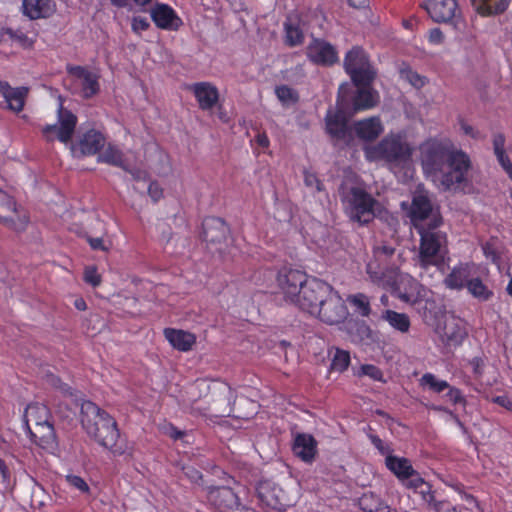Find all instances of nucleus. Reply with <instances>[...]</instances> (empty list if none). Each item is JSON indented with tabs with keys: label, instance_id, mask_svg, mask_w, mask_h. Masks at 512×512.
<instances>
[{
	"label": "nucleus",
	"instance_id": "18",
	"mask_svg": "<svg viewBox=\"0 0 512 512\" xmlns=\"http://www.w3.org/2000/svg\"><path fill=\"white\" fill-rule=\"evenodd\" d=\"M306 55L311 62L322 66H330L338 61L335 47L320 39H313L307 45Z\"/></svg>",
	"mask_w": 512,
	"mask_h": 512
},
{
	"label": "nucleus",
	"instance_id": "46",
	"mask_svg": "<svg viewBox=\"0 0 512 512\" xmlns=\"http://www.w3.org/2000/svg\"><path fill=\"white\" fill-rule=\"evenodd\" d=\"M349 364H350L349 352L346 350L336 349V351L333 355L332 361H331L330 369L332 371L342 373L343 371H345L348 368Z\"/></svg>",
	"mask_w": 512,
	"mask_h": 512
},
{
	"label": "nucleus",
	"instance_id": "47",
	"mask_svg": "<svg viewBox=\"0 0 512 512\" xmlns=\"http://www.w3.org/2000/svg\"><path fill=\"white\" fill-rule=\"evenodd\" d=\"M420 385L428 387L436 393H441L449 388V384L446 381L437 379L436 376L431 373H426L421 377Z\"/></svg>",
	"mask_w": 512,
	"mask_h": 512
},
{
	"label": "nucleus",
	"instance_id": "16",
	"mask_svg": "<svg viewBox=\"0 0 512 512\" xmlns=\"http://www.w3.org/2000/svg\"><path fill=\"white\" fill-rule=\"evenodd\" d=\"M424 8L434 22L454 23L461 18L457 0H426Z\"/></svg>",
	"mask_w": 512,
	"mask_h": 512
},
{
	"label": "nucleus",
	"instance_id": "11",
	"mask_svg": "<svg viewBox=\"0 0 512 512\" xmlns=\"http://www.w3.org/2000/svg\"><path fill=\"white\" fill-rule=\"evenodd\" d=\"M331 288L332 286L321 280L310 279L302 287L301 293L293 304L314 315L321 303L329 296Z\"/></svg>",
	"mask_w": 512,
	"mask_h": 512
},
{
	"label": "nucleus",
	"instance_id": "21",
	"mask_svg": "<svg viewBox=\"0 0 512 512\" xmlns=\"http://www.w3.org/2000/svg\"><path fill=\"white\" fill-rule=\"evenodd\" d=\"M191 90L202 110L212 109L219 100L218 89L209 82L195 83L191 86Z\"/></svg>",
	"mask_w": 512,
	"mask_h": 512
},
{
	"label": "nucleus",
	"instance_id": "40",
	"mask_svg": "<svg viewBox=\"0 0 512 512\" xmlns=\"http://www.w3.org/2000/svg\"><path fill=\"white\" fill-rule=\"evenodd\" d=\"M98 161L104 162L113 166L121 167L127 170V166L123 161L122 152L112 145H108L105 150L99 154Z\"/></svg>",
	"mask_w": 512,
	"mask_h": 512
},
{
	"label": "nucleus",
	"instance_id": "38",
	"mask_svg": "<svg viewBox=\"0 0 512 512\" xmlns=\"http://www.w3.org/2000/svg\"><path fill=\"white\" fill-rule=\"evenodd\" d=\"M382 318L387 321L391 327L401 333H407L410 329V318L405 313H398L394 310H386L383 312Z\"/></svg>",
	"mask_w": 512,
	"mask_h": 512
},
{
	"label": "nucleus",
	"instance_id": "7",
	"mask_svg": "<svg viewBox=\"0 0 512 512\" xmlns=\"http://www.w3.org/2000/svg\"><path fill=\"white\" fill-rule=\"evenodd\" d=\"M409 217L417 230L420 227H427V225H431L432 228H438L442 224L439 210L434 208L428 193L423 190H417L414 193Z\"/></svg>",
	"mask_w": 512,
	"mask_h": 512
},
{
	"label": "nucleus",
	"instance_id": "62",
	"mask_svg": "<svg viewBox=\"0 0 512 512\" xmlns=\"http://www.w3.org/2000/svg\"><path fill=\"white\" fill-rule=\"evenodd\" d=\"M493 403L498 404L501 407H504L505 409L512 411V398H510L507 395H500L493 397L491 399Z\"/></svg>",
	"mask_w": 512,
	"mask_h": 512
},
{
	"label": "nucleus",
	"instance_id": "5",
	"mask_svg": "<svg viewBox=\"0 0 512 512\" xmlns=\"http://www.w3.org/2000/svg\"><path fill=\"white\" fill-rule=\"evenodd\" d=\"M339 193L344 210L353 222L368 224L382 211L381 204L362 187L343 184Z\"/></svg>",
	"mask_w": 512,
	"mask_h": 512
},
{
	"label": "nucleus",
	"instance_id": "2",
	"mask_svg": "<svg viewBox=\"0 0 512 512\" xmlns=\"http://www.w3.org/2000/svg\"><path fill=\"white\" fill-rule=\"evenodd\" d=\"M424 172L444 191L467 181L471 160L462 150H453L438 140L426 141L421 146Z\"/></svg>",
	"mask_w": 512,
	"mask_h": 512
},
{
	"label": "nucleus",
	"instance_id": "53",
	"mask_svg": "<svg viewBox=\"0 0 512 512\" xmlns=\"http://www.w3.org/2000/svg\"><path fill=\"white\" fill-rule=\"evenodd\" d=\"M66 481L71 486L75 487L76 489H78L79 491H81L83 493L89 492L88 484L80 476H77V475H67L66 476Z\"/></svg>",
	"mask_w": 512,
	"mask_h": 512
},
{
	"label": "nucleus",
	"instance_id": "17",
	"mask_svg": "<svg viewBox=\"0 0 512 512\" xmlns=\"http://www.w3.org/2000/svg\"><path fill=\"white\" fill-rule=\"evenodd\" d=\"M278 286L287 301L294 303L308 281L307 275L296 269H284L279 272Z\"/></svg>",
	"mask_w": 512,
	"mask_h": 512
},
{
	"label": "nucleus",
	"instance_id": "34",
	"mask_svg": "<svg viewBox=\"0 0 512 512\" xmlns=\"http://www.w3.org/2000/svg\"><path fill=\"white\" fill-rule=\"evenodd\" d=\"M359 506L365 512H397V510L391 509L373 492L364 493L359 498Z\"/></svg>",
	"mask_w": 512,
	"mask_h": 512
},
{
	"label": "nucleus",
	"instance_id": "44",
	"mask_svg": "<svg viewBox=\"0 0 512 512\" xmlns=\"http://www.w3.org/2000/svg\"><path fill=\"white\" fill-rule=\"evenodd\" d=\"M348 332L351 341L355 343H360L371 338V329L364 322L349 323Z\"/></svg>",
	"mask_w": 512,
	"mask_h": 512
},
{
	"label": "nucleus",
	"instance_id": "27",
	"mask_svg": "<svg viewBox=\"0 0 512 512\" xmlns=\"http://www.w3.org/2000/svg\"><path fill=\"white\" fill-rule=\"evenodd\" d=\"M55 11L51 0H23V12L30 19L49 17Z\"/></svg>",
	"mask_w": 512,
	"mask_h": 512
},
{
	"label": "nucleus",
	"instance_id": "54",
	"mask_svg": "<svg viewBox=\"0 0 512 512\" xmlns=\"http://www.w3.org/2000/svg\"><path fill=\"white\" fill-rule=\"evenodd\" d=\"M361 373L377 381H381L383 377V373L378 367L369 364L361 366Z\"/></svg>",
	"mask_w": 512,
	"mask_h": 512
},
{
	"label": "nucleus",
	"instance_id": "32",
	"mask_svg": "<svg viewBox=\"0 0 512 512\" xmlns=\"http://www.w3.org/2000/svg\"><path fill=\"white\" fill-rule=\"evenodd\" d=\"M385 464L386 467L401 481H404L405 478L409 477V475L414 472L411 462L404 457L388 455L385 459Z\"/></svg>",
	"mask_w": 512,
	"mask_h": 512
},
{
	"label": "nucleus",
	"instance_id": "45",
	"mask_svg": "<svg viewBox=\"0 0 512 512\" xmlns=\"http://www.w3.org/2000/svg\"><path fill=\"white\" fill-rule=\"evenodd\" d=\"M400 77L415 89H421L427 84V78L413 71L409 66L400 69Z\"/></svg>",
	"mask_w": 512,
	"mask_h": 512
},
{
	"label": "nucleus",
	"instance_id": "19",
	"mask_svg": "<svg viewBox=\"0 0 512 512\" xmlns=\"http://www.w3.org/2000/svg\"><path fill=\"white\" fill-rule=\"evenodd\" d=\"M105 142L106 139L101 132L91 129L76 143H72L70 149L75 157L95 155L105 146Z\"/></svg>",
	"mask_w": 512,
	"mask_h": 512
},
{
	"label": "nucleus",
	"instance_id": "43",
	"mask_svg": "<svg viewBox=\"0 0 512 512\" xmlns=\"http://www.w3.org/2000/svg\"><path fill=\"white\" fill-rule=\"evenodd\" d=\"M285 44L294 47L303 43L304 34L301 28L290 21L284 23Z\"/></svg>",
	"mask_w": 512,
	"mask_h": 512
},
{
	"label": "nucleus",
	"instance_id": "60",
	"mask_svg": "<svg viewBox=\"0 0 512 512\" xmlns=\"http://www.w3.org/2000/svg\"><path fill=\"white\" fill-rule=\"evenodd\" d=\"M446 396L449 399V401L452 402L453 404H458V403L464 404L465 403L464 397L462 396L460 390L457 388L449 387V391L446 394Z\"/></svg>",
	"mask_w": 512,
	"mask_h": 512
},
{
	"label": "nucleus",
	"instance_id": "48",
	"mask_svg": "<svg viewBox=\"0 0 512 512\" xmlns=\"http://www.w3.org/2000/svg\"><path fill=\"white\" fill-rule=\"evenodd\" d=\"M275 93L284 105L295 104L299 99L298 93L287 85L276 87Z\"/></svg>",
	"mask_w": 512,
	"mask_h": 512
},
{
	"label": "nucleus",
	"instance_id": "9",
	"mask_svg": "<svg viewBox=\"0 0 512 512\" xmlns=\"http://www.w3.org/2000/svg\"><path fill=\"white\" fill-rule=\"evenodd\" d=\"M418 233L421 236L419 262L421 267L426 268L436 264L437 256L447 242L446 234L437 228H432L431 225L420 227Z\"/></svg>",
	"mask_w": 512,
	"mask_h": 512
},
{
	"label": "nucleus",
	"instance_id": "4",
	"mask_svg": "<svg viewBox=\"0 0 512 512\" xmlns=\"http://www.w3.org/2000/svg\"><path fill=\"white\" fill-rule=\"evenodd\" d=\"M364 152L369 161H384L390 167L402 168L411 162L414 147L404 132H391L377 144L366 146Z\"/></svg>",
	"mask_w": 512,
	"mask_h": 512
},
{
	"label": "nucleus",
	"instance_id": "29",
	"mask_svg": "<svg viewBox=\"0 0 512 512\" xmlns=\"http://www.w3.org/2000/svg\"><path fill=\"white\" fill-rule=\"evenodd\" d=\"M164 334L170 344L180 351L191 350L196 342V338L192 333L183 330L165 329Z\"/></svg>",
	"mask_w": 512,
	"mask_h": 512
},
{
	"label": "nucleus",
	"instance_id": "64",
	"mask_svg": "<svg viewBox=\"0 0 512 512\" xmlns=\"http://www.w3.org/2000/svg\"><path fill=\"white\" fill-rule=\"evenodd\" d=\"M504 146H505V137H504V135L501 134V133L495 134L494 137H493L494 153H499V152L505 151Z\"/></svg>",
	"mask_w": 512,
	"mask_h": 512
},
{
	"label": "nucleus",
	"instance_id": "10",
	"mask_svg": "<svg viewBox=\"0 0 512 512\" xmlns=\"http://www.w3.org/2000/svg\"><path fill=\"white\" fill-rule=\"evenodd\" d=\"M57 119V123L42 127V135L47 142H53L57 139L60 142L67 144L71 141L74 135L77 125V117L70 110L64 108L62 103H60L57 110Z\"/></svg>",
	"mask_w": 512,
	"mask_h": 512
},
{
	"label": "nucleus",
	"instance_id": "15",
	"mask_svg": "<svg viewBox=\"0 0 512 512\" xmlns=\"http://www.w3.org/2000/svg\"><path fill=\"white\" fill-rule=\"evenodd\" d=\"M436 333L447 345H459L467 335L463 320L452 314H445L438 320Z\"/></svg>",
	"mask_w": 512,
	"mask_h": 512
},
{
	"label": "nucleus",
	"instance_id": "6",
	"mask_svg": "<svg viewBox=\"0 0 512 512\" xmlns=\"http://www.w3.org/2000/svg\"><path fill=\"white\" fill-rule=\"evenodd\" d=\"M256 492L259 501L264 506L279 512L295 505L298 499L297 485L291 479L280 482L260 481Z\"/></svg>",
	"mask_w": 512,
	"mask_h": 512
},
{
	"label": "nucleus",
	"instance_id": "33",
	"mask_svg": "<svg viewBox=\"0 0 512 512\" xmlns=\"http://www.w3.org/2000/svg\"><path fill=\"white\" fill-rule=\"evenodd\" d=\"M327 132L336 139H345L348 133L347 121L343 112L337 111L334 114H328L326 117Z\"/></svg>",
	"mask_w": 512,
	"mask_h": 512
},
{
	"label": "nucleus",
	"instance_id": "51",
	"mask_svg": "<svg viewBox=\"0 0 512 512\" xmlns=\"http://www.w3.org/2000/svg\"><path fill=\"white\" fill-rule=\"evenodd\" d=\"M402 482L407 488L414 490H418V488H421L422 485L425 483L424 479L415 470L414 472L411 473V475H409V477L405 478V480Z\"/></svg>",
	"mask_w": 512,
	"mask_h": 512
},
{
	"label": "nucleus",
	"instance_id": "20",
	"mask_svg": "<svg viewBox=\"0 0 512 512\" xmlns=\"http://www.w3.org/2000/svg\"><path fill=\"white\" fill-rule=\"evenodd\" d=\"M203 238L207 243L220 244L227 239L229 228L217 217L206 218L203 222Z\"/></svg>",
	"mask_w": 512,
	"mask_h": 512
},
{
	"label": "nucleus",
	"instance_id": "49",
	"mask_svg": "<svg viewBox=\"0 0 512 512\" xmlns=\"http://www.w3.org/2000/svg\"><path fill=\"white\" fill-rule=\"evenodd\" d=\"M183 474L185 477L192 483L197 485L203 484V476L202 473L193 465L186 464L181 467Z\"/></svg>",
	"mask_w": 512,
	"mask_h": 512
},
{
	"label": "nucleus",
	"instance_id": "56",
	"mask_svg": "<svg viewBox=\"0 0 512 512\" xmlns=\"http://www.w3.org/2000/svg\"><path fill=\"white\" fill-rule=\"evenodd\" d=\"M134 181H136L137 183H147L149 182V177H148V173L145 171V170H142V169H139V168H135V169H128L127 170Z\"/></svg>",
	"mask_w": 512,
	"mask_h": 512
},
{
	"label": "nucleus",
	"instance_id": "57",
	"mask_svg": "<svg viewBox=\"0 0 512 512\" xmlns=\"http://www.w3.org/2000/svg\"><path fill=\"white\" fill-rule=\"evenodd\" d=\"M495 155H496L500 165L510 176L512 174V163H511L509 157L507 156L506 152L503 151V152L495 153Z\"/></svg>",
	"mask_w": 512,
	"mask_h": 512
},
{
	"label": "nucleus",
	"instance_id": "8",
	"mask_svg": "<svg viewBox=\"0 0 512 512\" xmlns=\"http://www.w3.org/2000/svg\"><path fill=\"white\" fill-rule=\"evenodd\" d=\"M344 68L357 87L369 86L376 75L367 55L360 47H353L346 54Z\"/></svg>",
	"mask_w": 512,
	"mask_h": 512
},
{
	"label": "nucleus",
	"instance_id": "58",
	"mask_svg": "<svg viewBox=\"0 0 512 512\" xmlns=\"http://www.w3.org/2000/svg\"><path fill=\"white\" fill-rule=\"evenodd\" d=\"M47 381H48L49 384H51L52 386L60 389L64 393L72 394L70 392V387L68 385H66V384H63L59 377H57V376H55L53 374H48L47 375Z\"/></svg>",
	"mask_w": 512,
	"mask_h": 512
},
{
	"label": "nucleus",
	"instance_id": "26",
	"mask_svg": "<svg viewBox=\"0 0 512 512\" xmlns=\"http://www.w3.org/2000/svg\"><path fill=\"white\" fill-rule=\"evenodd\" d=\"M354 131L360 139L372 141L382 133L383 127L378 117H370L356 122Z\"/></svg>",
	"mask_w": 512,
	"mask_h": 512
},
{
	"label": "nucleus",
	"instance_id": "13",
	"mask_svg": "<svg viewBox=\"0 0 512 512\" xmlns=\"http://www.w3.org/2000/svg\"><path fill=\"white\" fill-rule=\"evenodd\" d=\"M314 315L328 325H337L347 318L349 312L343 299L331 288L329 296L321 303Z\"/></svg>",
	"mask_w": 512,
	"mask_h": 512
},
{
	"label": "nucleus",
	"instance_id": "50",
	"mask_svg": "<svg viewBox=\"0 0 512 512\" xmlns=\"http://www.w3.org/2000/svg\"><path fill=\"white\" fill-rule=\"evenodd\" d=\"M5 33L8 34L11 40L17 41L24 48H31L33 46V40L29 39L24 33L14 32L11 29H6Z\"/></svg>",
	"mask_w": 512,
	"mask_h": 512
},
{
	"label": "nucleus",
	"instance_id": "28",
	"mask_svg": "<svg viewBox=\"0 0 512 512\" xmlns=\"http://www.w3.org/2000/svg\"><path fill=\"white\" fill-rule=\"evenodd\" d=\"M293 452L304 461H311L316 454V440L309 434H298L293 444Z\"/></svg>",
	"mask_w": 512,
	"mask_h": 512
},
{
	"label": "nucleus",
	"instance_id": "30",
	"mask_svg": "<svg viewBox=\"0 0 512 512\" xmlns=\"http://www.w3.org/2000/svg\"><path fill=\"white\" fill-rule=\"evenodd\" d=\"M24 422L28 428L35 427L49 422V410L43 404H30L24 413Z\"/></svg>",
	"mask_w": 512,
	"mask_h": 512
},
{
	"label": "nucleus",
	"instance_id": "61",
	"mask_svg": "<svg viewBox=\"0 0 512 512\" xmlns=\"http://www.w3.org/2000/svg\"><path fill=\"white\" fill-rule=\"evenodd\" d=\"M417 491L421 494L425 502L429 504L434 502V495L431 492V486L429 483L425 482L421 488H418Z\"/></svg>",
	"mask_w": 512,
	"mask_h": 512
},
{
	"label": "nucleus",
	"instance_id": "41",
	"mask_svg": "<svg viewBox=\"0 0 512 512\" xmlns=\"http://www.w3.org/2000/svg\"><path fill=\"white\" fill-rule=\"evenodd\" d=\"M466 287L475 298L482 301L490 299L493 295L492 290H490L480 278H471L467 282Z\"/></svg>",
	"mask_w": 512,
	"mask_h": 512
},
{
	"label": "nucleus",
	"instance_id": "35",
	"mask_svg": "<svg viewBox=\"0 0 512 512\" xmlns=\"http://www.w3.org/2000/svg\"><path fill=\"white\" fill-rule=\"evenodd\" d=\"M362 86L357 91L353 99V108L355 111L370 109L378 103V93Z\"/></svg>",
	"mask_w": 512,
	"mask_h": 512
},
{
	"label": "nucleus",
	"instance_id": "14",
	"mask_svg": "<svg viewBox=\"0 0 512 512\" xmlns=\"http://www.w3.org/2000/svg\"><path fill=\"white\" fill-rule=\"evenodd\" d=\"M0 222L14 231H23L28 223L25 213L19 212L14 199L0 189Z\"/></svg>",
	"mask_w": 512,
	"mask_h": 512
},
{
	"label": "nucleus",
	"instance_id": "52",
	"mask_svg": "<svg viewBox=\"0 0 512 512\" xmlns=\"http://www.w3.org/2000/svg\"><path fill=\"white\" fill-rule=\"evenodd\" d=\"M84 280L86 283L96 287L101 283V276L98 274L95 267H87L84 271Z\"/></svg>",
	"mask_w": 512,
	"mask_h": 512
},
{
	"label": "nucleus",
	"instance_id": "25",
	"mask_svg": "<svg viewBox=\"0 0 512 512\" xmlns=\"http://www.w3.org/2000/svg\"><path fill=\"white\" fill-rule=\"evenodd\" d=\"M32 440L46 450H53L56 447V435L51 423L41 424L28 428Z\"/></svg>",
	"mask_w": 512,
	"mask_h": 512
},
{
	"label": "nucleus",
	"instance_id": "55",
	"mask_svg": "<svg viewBox=\"0 0 512 512\" xmlns=\"http://www.w3.org/2000/svg\"><path fill=\"white\" fill-rule=\"evenodd\" d=\"M304 181L306 186L315 187L317 191H322L323 186L321 181L317 178L314 173L306 171L304 173Z\"/></svg>",
	"mask_w": 512,
	"mask_h": 512
},
{
	"label": "nucleus",
	"instance_id": "3",
	"mask_svg": "<svg viewBox=\"0 0 512 512\" xmlns=\"http://www.w3.org/2000/svg\"><path fill=\"white\" fill-rule=\"evenodd\" d=\"M80 421L88 436L110 451L114 457L130 461L134 448L122 437L115 419L91 401L81 404Z\"/></svg>",
	"mask_w": 512,
	"mask_h": 512
},
{
	"label": "nucleus",
	"instance_id": "63",
	"mask_svg": "<svg viewBox=\"0 0 512 512\" xmlns=\"http://www.w3.org/2000/svg\"><path fill=\"white\" fill-rule=\"evenodd\" d=\"M87 241L90 244L91 248L94 250H102V251H108L109 246L104 244V241L100 237H91L87 236Z\"/></svg>",
	"mask_w": 512,
	"mask_h": 512
},
{
	"label": "nucleus",
	"instance_id": "39",
	"mask_svg": "<svg viewBox=\"0 0 512 512\" xmlns=\"http://www.w3.org/2000/svg\"><path fill=\"white\" fill-rule=\"evenodd\" d=\"M367 273L371 281L379 286L384 288H393L396 285L398 276L397 271H389V279H386V274L382 273V271H374L372 264H368Z\"/></svg>",
	"mask_w": 512,
	"mask_h": 512
},
{
	"label": "nucleus",
	"instance_id": "24",
	"mask_svg": "<svg viewBox=\"0 0 512 512\" xmlns=\"http://www.w3.org/2000/svg\"><path fill=\"white\" fill-rule=\"evenodd\" d=\"M0 94L5 98L9 109L20 112L24 107L28 89L26 87L12 88L8 82L0 81Z\"/></svg>",
	"mask_w": 512,
	"mask_h": 512
},
{
	"label": "nucleus",
	"instance_id": "36",
	"mask_svg": "<svg viewBox=\"0 0 512 512\" xmlns=\"http://www.w3.org/2000/svg\"><path fill=\"white\" fill-rule=\"evenodd\" d=\"M471 3L482 15L502 13L508 6V0H471Z\"/></svg>",
	"mask_w": 512,
	"mask_h": 512
},
{
	"label": "nucleus",
	"instance_id": "42",
	"mask_svg": "<svg viewBox=\"0 0 512 512\" xmlns=\"http://www.w3.org/2000/svg\"><path fill=\"white\" fill-rule=\"evenodd\" d=\"M347 301L352 305L355 311L363 317H368L371 313L370 299L364 293L349 295Z\"/></svg>",
	"mask_w": 512,
	"mask_h": 512
},
{
	"label": "nucleus",
	"instance_id": "1",
	"mask_svg": "<svg viewBox=\"0 0 512 512\" xmlns=\"http://www.w3.org/2000/svg\"><path fill=\"white\" fill-rule=\"evenodd\" d=\"M235 400L236 392L226 382L202 379L188 387L182 402L191 413L208 418L250 419L257 413L255 401L243 398L235 404Z\"/></svg>",
	"mask_w": 512,
	"mask_h": 512
},
{
	"label": "nucleus",
	"instance_id": "23",
	"mask_svg": "<svg viewBox=\"0 0 512 512\" xmlns=\"http://www.w3.org/2000/svg\"><path fill=\"white\" fill-rule=\"evenodd\" d=\"M49 499L50 497L45 489L34 480L26 485L21 496L23 504L30 506L32 509L42 508Z\"/></svg>",
	"mask_w": 512,
	"mask_h": 512
},
{
	"label": "nucleus",
	"instance_id": "12",
	"mask_svg": "<svg viewBox=\"0 0 512 512\" xmlns=\"http://www.w3.org/2000/svg\"><path fill=\"white\" fill-rule=\"evenodd\" d=\"M207 499L218 512H254L243 505L238 495L229 487H209Z\"/></svg>",
	"mask_w": 512,
	"mask_h": 512
},
{
	"label": "nucleus",
	"instance_id": "22",
	"mask_svg": "<svg viewBox=\"0 0 512 512\" xmlns=\"http://www.w3.org/2000/svg\"><path fill=\"white\" fill-rule=\"evenodd\" d=\"M68 72L78 79L82 94L85 98H90L98 93V76L95 73L81 66L68 67Z\"/></svg>",
	"mask_w": 512,
	"mask_h": 512
},
{
	"label": "nucleus",
	"instance_id": "37",
	"mask_svg": "<svg viewBox=\"0 0 512 512\" xmlns=\"http://www.w3.org/2000/svg\"><path fill=\"white\" fill-rule=\"evenodd\" d=\"M152 19L160 28H172L173 22L177 20L174 11L167 5H158L152 10Z\"/></svg>",
	"mask_w": 512,
	"mask_h": 512
},
{
	"label": "nucleus",
	"instance_id": "59",
	"mask_svg": "<svg viewBox=\"0 0 512 512\" xmlns=\"http://www.w3.org/2000/svg\"><path fill=\"white\" fill-rule=\"evenodd\" d=\"M147 191L152 200L155 202L158 201L163 195L162 188L156 182H149Z\"/></svg>",
	"mask_w": 512,
	"mask_h": 512
},
{
	"label": "nucleus",
	"instance_id": "31",
	"mask_svg": "<svg viewBox=\"0 0 512 512\" xmlns=\"http://www.w3.org/2000/svg\"><path fill=\"white\" fill-rule=\"evenodd\" d=\"M471 268L468 264H461L446 276L444 283L450 289H462L466 287L467 282L471 279Z\"/></svg>",
	"mask_w": 512,
	"mask_h": 512
}]
</instances>
